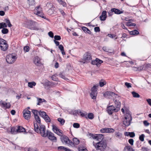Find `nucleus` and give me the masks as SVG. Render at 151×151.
I'll return each instance as SVG.
<instances>
[{
	"label": "nucleus",
	"mask_w": 151,
	"mask_h": 151,
	"mask_svg": "<svg viewBox=\"0 0 151 151\" xmlns=\"http://www.w3.org/2000/svg\"><path fill=\"white\" fill-rule=\"evenodd\" d=\"M34 126L35 132L38 133L40 134L41 136L44 137L47 136L49 139L51 141L55 142H57V138L54 136V134L53 133L48 130H47L46 133H45L46 127L45 125H41V129H42L41 130H40V128H39V126L37 123L35 124L34 122Z\"/></svg>",
	"instance_id": "nucleus-1"
},
{
	"label": "nucleus",
	"mask_w": 151,
	"mask_h": 151,
	"mask_svg": "<svg viewBox=\"0 0 151 151\" xmlns=\"http://www.w3.org/2000/svg\"><path fill=\"white\" fill-rule=\"evenodd\" d=\"M96 136L98 137L96 139L97 141H99L100 140H102L97 143L96 144H94V142H93V145L95 147L96 150H99L101 151H104L106 148L107 144L105 140H103L104 138V135L102 134H96Z\"/></svg>",
	"instance_id": "nucleus-2"
},
{
	"label": "nucleus",
	"mask_w": 151,
	"mask_h": 151,
	"mask_svg": "<svg viewBox=\"0 0 151 151\" xmlns=\"http://www.w3.org/2000/svg\"><path fill=\"white\" fill-rule=\"evenodd\" d=\"M37 22L33 20H28L27 22V28L31 30H38L39 28L35 26Z\"/></svg>",
	"instance_id": "nucleus-3"
},
{
	"label": "nucleus",
	"mask_w": 151,
	"mask_h": 151,
	"mask_svg": "<svg viewBox=\"0 0 151 151\" xmlns=\"http://www.w3.org/2000/svg\"><path fill=\"white\" fill-rule=\"evenodd\" d=\"M17 58L15 56L13 55L10 54L7 55L6 57V61L7 63L12 64L16 60Z\"/></svg>",
	"instance_id": "nucleus-4"
},
{
	"label": "nucleus",
	"mask_w": 151,
	"mask_h": 151,
	"mask_svg": "<svg viewBox=\"0 0 151 151\" xmlns=\"http://www.w3.org/2000/svg\"><path fill=\"white\" fill-rule=\"evenodd\" d=\"M120 109H116L113 105L109 106L107 107V110L108 114L110 115H111L113 112H117Z\"/></svg>",
	"instance_id": "nucleus-5"
},
{
	"label": "nucleus",
	"mask_w": 151,
	"mask_h": 151,
	"mask_svg": "<svg viewBox=\"0 0 151 151\" xmlns=\"http://www.w3.org/2000/svg\"><path fill=\"white\" fill-rule=\"evenodd\" d=\"M92 59L91 54L89 52H86L83 55V59L85 62H89Z\"/></svg>",
	"instance_id": "nucleus-6"
},
{
	"label": "nucleus",
	"mask_w": 151,
	"mask_h": 151,
	"mask_svg": "<svg viewBox=\"0 0 151 151\" xmlns=\"http://www.w3.org/2000/svg\"><path fill=\"white\" fill-rule=\"evenodd\" d=\"M23 117L27 120L29 119L31 116V112L27 109H24L23 111Z\"/></svg>",
	"instance_id": "nucleus-7"
},
{
	"label": "nucleus",
	"mask_w": 151,
	"mask_h": 151,
	"mask_svg": "<svg viewBox=\"0 0 151 151\" xmlns=\"http://www.w3.org/2000/svg\"><path fill=\"white\" fill-rule=\"evenodd\" d=\"M3 45H5L4 48H3L4 50H6L8 49V45L7 44L6 41L4 39L0 38V47H3Z\"/></svg>",
	"instance_id": "nucleus-8"
},
{
	"label": "nucleus",
	"mask_w": 151,
	"mask_h": 151,
	"mask_svg": "<svg viewBox=\"0 0 151 151\" xmlns=\"http://www.w3.org/2000/svg\"><path fill=\"white\" fill-rule=\"evenodd\" d=\"M33 62L37 66H40L41 65L40 59L38 56L35 57Z\"/></svg>",
	"instance_id": "nucleus-9"
},
{
	"label": "nucleus",
	"mask_w": 151,
	"mask_h": 151,
	"mask_svg": "<svg viewBox=\"0 0 151 151\" xmlns=\"http://www.w3.org/2000/svg\"><path fill=\"white\" fill-rule=\"evenodd\" d=\"M106 12V11H103L101 15L100 16V19L101 21L105 20L107 17Z\"/></svg>",
	"instance_id": "nucleus-10"
},
{
	"label": "nucleus",
	"mask_w": 151,
	"mask_h": 151,
	"mask_svg": "<svg viewBox=\"0 0 151 151\" xmlns=\"http://www.w3.org/2000/svg\"><path fill=\"white\" fill-rule=\"evenodd\" d=\"M17 128L16 130V132L18 133L20 132H26L25 129L22 126H18L17 127Z\"/></svg>",
	"instance_id": "nucleus-11"
},
{
	"label": "nucleus",
	"mask_w": 151,
	"mask_h": 151,
	"mask_svg": "<svg viewBox=\"0 0 151 151\" xmlns=\"http://www.w3.org/2000/svg\"><path fill=\"white\" fill-rule=\"evenodd\" d=\"M123 11H121L118 9L115 8H112L111 9V12H114L115 14H119L122 13Z\"/></svg>",
	"instance_id": "nucleus-12"
},
{
	"label": "nucleus",
	"mask_w": 151,
	"mask_h": 151,
	"mask_svg": "<svg viewBox=\"0 0 151 151\" xmlns=\"http://www.w3.org/2000/svg\"><path fill=\"white\" fill-rule=\"evenodd\" d=\"M44 86L46 89L48 90L52 87V83L49 81L45 82L44 84Z\"/></svg>",
	"instance_id": "nucleus-13"
},
{
	"label": "nucleus",
	"mask_w": 151,
	"mask_h": 151,
	"mask_svg": "<svg viewBox=\"0 0 151 151\" xmlns=\"http://www.w3.org/2000/svg\"><path fill=\"white\" fill-rule=\"evenodd\" d=\"M115 103V106L116 109H120L121 106V102L119 100H117L116 98L113 100Z\"/></svg>",
	"instance_id": "nucleus-14"
},
{
	"label": "nucleus",
	"mask_w": 151,
	"mask_h": 151,
	"mask_svg": "<svg viewBox=\"0 0 151 151\" xmlns=\"http://www.w3.org/2000/svg\"><path fill=\"white\" fill-rule=\"evenodd\" d=\"M124 135L125 136H129L130 137L133 138L135 136V134L134 132H125Z\"/></svg>",
	"instance_id": "nucleus-15"
},
{
	"label": "nucleus",
	"mask_w": 151,
	"mask_h": 151,
	"mask_svg": "<svg viewBox=\"0 0 151 151\" xmlns=\"http://www.w3.org/2000/svg\"><path fill=\"white\" fill-rule=\"evenodd\" d=\"M69 138L66 136L64 135L60 138V139L63 143L65 142L66 144H68V141Z\"/></svg>",
	"instance_id": "nucleus-16"
},
{
	"label": "nucleus",
	"mask_w": 151,
	"mask_h": 151,
	"mask_svg": "<svg viewBox=\"0 0 151 151\" xmlns=\"http://www.w3.org/2000/svg\"><path fill=\"white\" fill-rule=\"evenodd\" d=\"M130 117H131L129 120H124L123 121V124L126 127H128L130 124V122L132 120V117L131 115L130 116Z\"/></svg>",
	"instance_id": "nucleus-17"
},
{
	"label": "nucleus",
	"mask_w": 151,
	"mask_h": 151,
	"mask_svg": "<svg viewBox=\"0 0 151 151\" xmlns=\"http://www.w3.org/2000/svg\"><path fill=\"white\" fill-rule=\"evenodd\" d=\"M35 119L36 120L37 122L39 124V126H40L39 128H40V130H42V129H41V125H42L41 123V120L40 118L39 117V116L37 115L35 117Z\"/></svg>",
	"instance_id": "nucleus-18"
},
{
	"label": "nucleus",
	"mask_w": 151,
	"mask_h": 151,
	"mask_svg": "<svg viewBox=\"0 0 151 151\" xmlns=\"http://www.w3.org/2000/svg\"><path fill=\"white\" fill-rule=\"evenodd\" d=\"M109 94L110 96L109 99H111L112 97L114 96L115 98H120L119 96H118L117 94L111 91H109Z\"/></svg>",
	"instance_id": "nucleus-19"
},
{
	"label": "nucleus",
	"mask_w": 151,
	"mask_h": 151,
	"mask_svg": "<svg viewBox=\"0 0 151 151\" xmlns=\"http://www.w3.org/2000/svg\"><path fill=\"white\" fill-rule=\"evenodd\" d=\"M82 30L84 32L87 33L89 34H91V32L87 27H83L81 28Z\"/></svg>",
	"instance_id": "nucleus-20"
},
{
	"label": "nucleus",
	"mask_w": 151,
	"mask_h": 151,
	"mask_svg": "<svg viewBox=\"0 0 151 151\" xmlns=\"http://www.w3.org/2000/svg\"><path fill=\"white\" fill-rule=\"evenodd\" d=\"M97 94V92H91L90 96L91 98L93 99H96Z\"/></svg>",
	"instance_id": "nucleus-21"
},
{
	"label": "nucleus",
	"mask_w": 151,
	"mask_h": 151,
	"mask_svg": "<svg viewBox=\"0 0 151 151\" xmlns=\"http://www.w3.org/2000/svg\"><path fill=\"white\" fill-rule=\"evenodd\" d=\"M35 14L41 17L42 18L47 19L46 17L43 16V14L42 12H41L40 11H37V12H35Z\"/></svg>",
	"instance_id": "nucleus-22"
},
{
	"label": "nucleus",
	"mask_w": 151,
	"mask_h": 151,
	"mask_svg": "<svg viewBox=\"0 0 151 151\" xmlns=\"http://www.w3.org/2000/svg\"><path fill=\"white\" fill-rule=\"evenodd\" d=\"M37 99L38 101V103L37 104V105H40V103H41L43 102H46V101L44 99H42L41 98H37Z\"/></svg>",
	"instance_id": "nucleus-23"
},
{
	"label": "nucleus",
	"mask_w": 151,
	"mask_h": 151,
	"mask_svg": "<svg viewBox=\"0 0 151 151\" xmlns=\"http://www.w3.org/2000/svg\"><path fill=\"white\" fill-rule=\"evenodd\" d=\"M127 149L128 151H135L133 149L131 146H126L124 150L123 151H126V150Z\"/></svg>",
	"instance_id": "nucleus-24"
},
{
	"label": "nucleus",
	"mask_w": 151,
	"mask_h": 151,
	"mask_svg": "<svg viewBox=\"0 0 151 151\" xmlns=\"http://www.w3.org/2000/svg\"><path fill=\"white\" fill-rule=\"evenodd\" d=\"M58 48L60 50L63 55H64L65 54V52L64 50V48L62 45H59L58 46Z\"/></svg>",
	"instance_id": "nucleus-25"
},
{
	"label": "nucleus",
	"mask_w": 151,
	"mask_h": 151,
	"mask_svg": "<svg viewBox=\"0 0 151 151\" xmlns=\"http://www.w3.org/2000/svg\"><path fill=\"white\" fill-rule=\"evenodd\" d=\"M73 142L74 145V144L78 145L80 142V140L76 137L73 138Z\"/></svg>",
	"instance_id": "nucleus-26"
},
{
	"label": "nucleus",
	"mask_w": 151,
	"mask_h": 151,
	"mask_svg": "<svg viewBox=\"0 0 151 151\" xmlns=\"http://www.w3.org/2000/svg\"><path fill=\"white\" fill-rule=\"evenodd\" d=\"M99 86L98 84H97L96 85H94L91 88V92H97V88Z\"/></svg>",
	"instance_id": "nucleus-27"
},
{
	"label": "nucleus",
	"mask_w": 151,
	"mask_h": 151,
	"mask_svg": "<svg viewBox=\"0 0 151 151\" xmlns=\"http://www.w3.org/2000/svg\"><path fill=\"white\" fill-rule=\"evenodd\" d=\"M57 1L60 4L62 5L64 7L66 6V4L64 1L62 0H57Z\"/></svg>",
	"instance_id": "nucleus-28"
},
{
	"label": "nucleus",
	"mask_w": 151,
	"mask_h": 151,
	"mask_svg": "<svg viewBox=\"0 0 151 151\" xmlns=\"http://www.w3.org/2000/svg\"><path fill=\"white\" fill-rule=\"evenodd\" d=\"M67 148L64 146H59L58 147V151H63V150L66 151Z\"/></svg>",
	"instance_id": "nucleus-29"
},
{
	"label": "nucleus",
	"mask_w": 151,
	"mask_h": 151,
	"mask_svg": "<svg viewBox=\"0 0 151 151\" xmlns=\"http://www.w3.org/2000/svg\"><path fill=\"white\" fill-rule=\"evenodd\" d=\"M36 85V83L34 81L28 83V86L29 87L31 88H32L33 86H35Z\"/></svg>",
	"instance_id": "nucleus-30"
},
{
	"label": "nucleus",
	"mask_w": 151,
	"mask_h": 151,
	"mask_svg": "<svg viewBox=\"0 0 151 151\" xmlns=\"http://www.w3.org/2000/svg\"><path fill=\"white\" fill-rule=\"evenodd\" d=\"M58 121L60 122L62 125H63L65 123V120L61 118H59L58 119Z\"/></svg>",
	"instance_id": "nucleus-31"
},
{
	"label": "nucleus",
	"mask_w": 151,
	"mask_h": 151,
	"mask_svg": "<svg viewBox=\"0 0 151 151\" xmlns=\"http://www.w3.org/2000/svg\"><path fill=\"white\" fill-rule=\"evenodd\" d=\"M129 34L131 35H134L138 34H139V32L137 30H134L133 31L130 32Z\"/></svg>",
	"instance_id": "nucleus-32"
},
{
	"label": "nucleus",
	"mask_w": 151,
	"mask_h": 151,
	"mask_svg": "<svg viewBox=\"0 0 151 151\" xmlns=\"http://www.w3.org/2000/svg\"><path fill=\"white\" fill-rule=\"evenodd\" d=\"M39 114L40 116L43 118L44 116H45L47 115L46 113L43 111H40L39 112Z\"/></svg>",
	"instance_id": "nucleus-33"
},
{
	"label": "nucleus",
	"mask_w": 151,
	"mask_h": 151,
	"mask_svg": "<svg viewBox=\"0 0 151 151\" xmlns=\"http://www.w3.org/2000/svg\"><path fill=\"white\" fill-rule=\"evenodd\" d=\"M133 96L134 98H139L140 96V95L137 93L135 91H132V92Z\"/></svg>",
	"instance_id": "nucleus-34"
},
{
	"label": "nucleus",
	"mask_w": 151,
	"mask_h": 151,
	"mask_svg": "<svg viewBox=\"0 0 151 151\" xmlns=\"http://www.w3.org/2000/svg\"><path fill=\"white\" fill-rule=\"evenodd\" d=\"M7 27V25L5 23H0V29H3Z\"/></svg>",
	"instance_id": "nucleus-35"
},
{
	"label": "nucleus",
	"mask_w": 151,
	"mask_h": 151,
	"mask_svg": "<svg viewBox=\"0 0 151 151\" xmlns=\"http://www.w3.org/2000/svg\"><path fill=\"white\" fill-rule=\"evenodd\" d=\"M96 63L97 65V66H99L101 64L103 63V61L99 59L98 58H96Z\"/></svg>",
	"instance_id": "nucleus-36"
},
{
	"label": "nucleus",
	"mask_w": 151,
	"mask_h": 151,
	"mask_svg": "<svg viewBox=\"0 0 151 151\" xmlns=\"http://www.w3.org/2000/svg\"><path fill=\"white\" fill-rule=\"evenodd\" d=\"M115 135L116 137L121 138L122 137V134L119 132H115Z\"/></svg>",
	"instance_id": "nucleus-37"
},
{
	"label": "nucleus",
	"mask_w": 151,
	"mask_h": 151,
	"mask_svg": "<svg viewBox=\"0 0 151 151\" xmlns=\"http://www.w3.org/2000/svg\"><path fill=\"white\" fill-rule=\"evenodd\" d=\"M46 122H49L50 121V119L49 116L47 115L43 118Z\"/></svg>",
	"instance_id": "nucleus-38"
},
{
	"label": "nucleus",
	"mask_w": 151,
	"mask_h": 151,
	"mask_svg": "<svg viewBox=\"0 0 151 151\" xmlns=\"http://www.w3.org/2000/svg\"><path fill=\"white\" fill-rule=\"evenodd\" d=\"M1 32L3 34H7L9 32V30L7 29L6 28H3L1 30Z\"/></svg>",
	"instance_id": "nucleus-39"
},
{
	"label": "nucleus",
	"mask_w": 151,
	"mask_h": 151,
	"mask_svg": "<svg viewBox=\"0 0 151 151\" xmlns=\"http://www.w3.org/2000/svg\"><path fill=\"white\" fill-rule=\"evenodd\" d=\"M109 91H106L103 94V96L106 98L109 99Z\"/></svg>",
	"instance_id": "nucleus-40"
},
{
	"label": "nucleus",
	"mask_w": 151,
	"mask_h": 151,
	"mask_svg": "<svg viewBox=\"0 0 151 151\" xmlns=\"http://www.w3.org/2000/svg\"><path fill=\"white\" fill-rule=\"evenodd\" d=\"M52 130L53 132L56 134H57L58 133V130H59V129H58L57 127L55 126V125H53L52 126Z\"/></svg>",
	"instance_id": "nucleus-41"
},
{
	"label": "nucleus",
	"mask_w": 151,
	"mask_h": 151,
	"mask_svg": "<svg viewBox=\"0 0 151 151\" xmlns=\"http://www.w3.org/2000/svg\"><path fill=\"white\" fill-rule=\"evenodd\" d=\"M7 104V103L4 102L2 100H1L0 101V106L2 107H5Z\"/></svg>",
	"instance_id": "nucleus-42"
},
{
	"label": "nucleus",
	"mask_w": 151,
	"mask_h": 151,
	"mask_svg": "<svg viewBox=\"0 0 151 151\" xmlns=\"http://www.w3.org/2000/svg\"><path fill=\"white\" fill-rule=\"evenodd\" d=\"M16 127H12L11 128V132L12 134H16L17 133L16 132Z\"/></svg>",
	"instance_id": "nucleus-43"
},
{
	"label": "nucleus",
	"mask_w": 151,
	"mask_h": 151,
	"mask_svg": "<svg viewBox=\"0 0 151 151\" xmlns=\"http://www.w3.org/2000/svg\"><path fill=\"white\" fill-rule=\"evenodd\" d=\"M5 21L7 24L8 26L9 27H11L12 26V24H11L10 22L8 19H5Z\"/></svg>",
	"instance_id": "nucleus-44"
},
{
	"label": "nucleus",
	"mask_w": 151,
	"mask_h": 151,
	"mask_svg": "<svg viewBox=\"0 0 151 151\" xmlns=\"http://www.w3.org/2000/svg\"><path fill=\"white\" fill-rule=\"evenodd\" d=\"M101 81H99V86L101 87L105 85L106 84V81L103 80H101Z\"/></svg>",
	"instance_id": "nucleus-45"
},
{
	"label": "nucleus",
	"mask_w": 151,
	"mask_h": 151,
	"mask_svg": "<svg viewBox=\"0 0 151 151\" xmlns=\"http://www.w3.org/2000/svg\"><path fill=\"white\" fill-rule=\"evenodd\" d=\"M88 117L90 119H93L94 118V115L92 113H89L88 114Z\"/></svg>",
	"instance_id": "nucleus-46"
},
{
	"label": "nucleus",
	"mask_w": 151,
	"mask_h": 151,
	"mask_svg": "<svg viewBox=\"0 0 151 151\" xmlns=\"http://www.w3.org/2000/svg\"><path fill=\"white\" fill-rule=\"evenodd\" d=\"M28 1L30 6L33 5L35 4V0H28Z\"/></svg>",
	"instance_id": "nucleus-47"
},
{
	"label": "nucleus",
	"mask_w": 151,
	"mask_h": 151,
	"mask_svg": "<svg viewBox=\"0 0 151 151\" xmlns=\"http://www.w3.org/2000/svg\"><path fill=\"white\" fill-rule=\"evenodd\" d=\"M107 129H108V128H102L100 130V131L102 133H104L105 132L108 133V130Z\"/></svg>",
	"instance_id": "nucleus-48"
},
{
	"label": "nucleus",
	"mask_w": 151,
	"mask_h": 151,
	"mask_svg": "<svg viewBox=\"0 0 151 151\" xmlns=\"http://www.w3.org/2000/svg\"><path fill=\"white\" fill-rule=\"evenodd\" d=\"M54 40L55 41L60 40L61 39V37L60 35H55L54 37Z\"/></svg>",
	"instance_id": "nucleus-49"
},
{
	"label": "nucleus",
	"mask_w": 151,
	"mask_h": 151,
	"mask_svg": "<svg viewBox=\"0 0 151 151\" xmlns=\"http://www.w3.org/2000/svg\"><path fill=\"white\" fill-rule=\"evenodd\" d=\"M89 135L92 137L93 139H96L98 137L96 136V134H93L91 133H89Z\"/></svg>",
	"instance_id": "nucleus-50"
},
{
	"label": "nucleus",
	"mask_w": 151,
	"mask_h": 151,
	"mask_svg": "<svg viewBox=\"0 0 151 151\" xmlns=\"http://www.w3.org/2000/svg\"><path fill=\"white\" fill-rule=\"evenodd\" d=\"M73 126L75 128H78L80 127V125L78 123H74L73 124Z\"/></svg>",
	"instance_id": "nucleus-51"
},
{
	"label": "nucleus",
	"mask_w": 151,
	"mask_h": 151,
	"mask_svg": "<svg viewBox=\"0 0 151 151\" xmlns=\"http://www.w3.org/2000/svg\"><path fill=\"white\" fill-rule=\"evenodd\" d=\"M126 25L128 26H135L136 25L135 23H132L130 22L126 23Z\"/></svg>",
	"instance_id": "nucleus-52"
},
{
	"label": "nucleus",
	"mask_w": 151,
	"mask_h": 151,
	"mask_svg": "<svg viewBox=\"0 0 151 151\" xmlns=\"http://www.w3.org/2000/svg\"><path fill=\"white\" fill-rule=\"evenodd\" d=\"M145 137V135L143 134H142L140 135L139 137V140L142 142H143L144 141V138Z\"/></svg>",
	"instance_id": "nucleus-53"
},
{
	"label": "nucleus",
	"mask_w": 151,
	"mask_h": 151,
	"mask_svg": "<svg viewBox=\"0 0 151 151\" xmlns=\"http://www.w3.org/2000/svg\"><path fill=\"white\" fill-rule=\"evenodd\" d=\"M32 112L33 114L35 117L36 116H37V113L38 112H39L37 110H35V109H33L32 110Z\"/></svg>",
	"instance_id": "nucleus-54"
},
{
	"label": "nucleus",
	"mask_w": 151,
	"mask_h": 151,
	"mask_svg": "<svg viewBox=\"0 0 151 151\" xmlns=\"http://www.w3.org/2000/svg\"><path fill=\"white\" fill-rule=\"evenodd\" d=\"M29 47L28 46H25L24 47V51L26 52H28L29 50Z\"/></svg>",
	"instance_id": "nucleus-55"
},
{
	"label": "nucleus",
	"mask_w": 151,
	"mask_h": 151,
	"mask_svg": "<svg viewBox=\"0 0 151 151\" xmlns=\"http://www.w3.org/2000/svg\"><path fill=\"white\" fill-rule=\"evenodd\" d=\"M51 78L52 80L54 81H58V78L54 75L52 76Z\"/></svg>",
	"instance_id": "nucleus-56"
},
{
	"label": "nucleus",
	"mask_w": 151,
	"mask_h": 151,
	"mask_svg": "<svg viewBox=\"0 0 151 151\" xmlns=\"http://www.w3.org/2000/svg\"><path fill=\"white\" fill-rule=\"evenodd\" d=\"M108 133H113L114 132V130L112 128H108Z\"/></svg>",
	"instance_id": "nucleus-57"
},
{
	"label": "nucleus",
	"mask_w": 151,
	"mask_h": 151,
	"mask_svg": "<svg viewBox=\"0 0 151 151\" xmlns=\"http://www.w3.org/2000/svg\"><path fill=\"white\" fill-rule=\"evenodd\" d=\"M94 30L95 32H99L100 31V28L99 27H94Z\"/></svg>",
	"instance_id": "nucleus-58"
},
{
	"label": "nucleus",
	"mask_w": 151,
	"mask_h": 151,
	"mask_svg": "<svg viewBox=\"0 0 151 151\" xmlns=\"http://www.w3.org/2000/svg\"><path fill=\"white\" fill-rule=\"evenodd\" d=\"M134 141V140L132 139H130L128 140V142L131 145H133Z\"/></svg>",
	"instance_id": "nucleus-59"
},
{
	"label": "nucleus",
	"mask_w": 151,
	"mask_h": 151,
	"mask_svg": "<svg viewBox=\"0 0 151 151\" xmlns=\"http://www.w3.org/2000/svg\"><path fill=\"white\" fill-rule=\"evenodd\" d=\"M59 76L61 78H63L65 80L66 79V78H65V76L63 75L62 73H60L59 74Z\"/></svg>",
	"instance_id": "nucleus-60"
},
{
	"label": "nucleus",
	"mask_w": 151,
	"mask_h": 151,
	"mask_svg": "<svg viewBox=\"0 0 151 151\" xmlns=\"http://www.w3.org/2000/svg\"><path fill=\"white\" fill-rule=\"evenodd\" d=\"M125 86L128 88L131 87L132 86L131 84L127 82H126L125 83Z\"/></svg>",
	"instance_id": "nucleus-61"
},
{
	"label": "nucleus",
	"mask_w": 151,
	"mask_h": 151,
	"mask_svg": "<svg viewBox=\"0 0 151 151\" xmlns=\"http://www.w3.org/2000/svg\"><path fill=\"white\" fill-rule=\"evenodd\" d=\"M35 9L36 11H35V13L36 12H37V11H40L42 9L40 6H37Z\"/></svg>",
	"instance_id": "nucleus-62"
},
{
	"label": "nucleus",
	"mask_w": 151,
	"mask_h": 151,
	"mask_svg": "<svg viewBox=\"0 0 151 151\" xmlns=\"http://www.w3.org/2000/svg\"><path fill=\"white\" fill-rule=\"evenodd\" d=\"M49 36L51 38H53L54 37L53 33L51 31H50L48 33Z\"/></svg>",
	"instance_id": "nucleus-63"
},
{
	"label": "nucleus",
	"mask_w": 151,
	"mask_h": 151,
	"mask_svg": "<svg viewBox=\"0 0 151 151\" xmlns=\"http://www.w3.org/2000/svg\"><path fill=\"white\" fill-rule=\"evenodd\" d=\"M142 151H149V149H148L147 148H146L145 147H142L141 148V150Z\"/></svg>",
	"instance_id": "nucleus-64"
}]
</instances>
